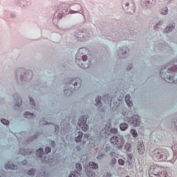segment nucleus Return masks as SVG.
I'll return each instance as SVG.
<instances>
[{"instance_id": "obj_27", "label": "nucleus", "mask_w": 177, "mask_h": 177, "mask_svg": "<svg viewBox=\"0 0 177 177\" xmlns=\"http://www.w3.org/2000/svg\"><path fill=\"white\" fill-rule=\"evenodd\" d=\"M118 164L120 165H124V164H125V161H124V160H122V159H119Z\"/></svg>"}, {"instance_id": "obj_3", "label": "nucleus", "mask_w": 177, "mask_h": 177, "mask_svg": "<svg viewBox=\"0 0 177 177\" xmlns=\"http://www.w3.org/2000/svg\"><path fill=\"white\" fill-rule=\"evenodd\" d=\"M124 120L130 122L133 127H139V125H140V118H139V115H134L131 119L126 118Z\"/></svg>"}, {"instance_id": "obj_42", "label": "nucleus", "mask_w": 177, "mask_h": 177, "mask_svg": "<svg viewBox=\"0 0 177 177\" xmlns=\"http://www.w3.org/2000/svg\"><path fill=\"white\" fill-rule=\"evenodd\" d=\"M105 133H107V131H106Z\"/></svg>"}, {"instance_id": "obj_5", "label": "nucleus", "mask_w": 177, "mask_h": 177, "mask_svg": "<svg viewBox=\"0 0 177 177\" xmlns=\"http://www.w3.org/2000/svg\"><path fill=\"white\" fill-rule=\"evenodd\" d=\"M111 143L112 145H117L118 149H122V146H124V139L118 140V137L113 136L111 138Z\"/></svg>"}, {"instance_id": "obj_25", "label": "nucleus", "mask_w": 177, "mask_h": 177, "mask_svg": "<svg viewBox=\"0 0 177 177\" xmlns=\"http://www.w3.org/2000/svg\"><path fill=\"white\" fill-rule=\"evenodd\" d=\"M1 122H2V124H4V125L9 124V120H8L6 119H2Z\"/></svg>"}, {"instance_id": "obj_40", "label": "nucleus", "mask_w": 177, "mask_h": 177, "mask_svg": "<svg viewBox=\"0 0 177 177\" xmlns=\"http://www.w3.org/2000/svg\"><path fill=\"white\" fill-rule=\"evenodd\" d=\"M123 115H127V112H124V113H123Z\"/></svg>"}, {"instance_id": "obj_9", "label": "nucleus", "mask_w": 177, "mask_h": 177, "mask_svg": "<svg viewBox=\"0 0 177 177\" xmlns=\"http://www.w3.org/2000/svg\"><path fill=\"white\" fill-rule=\"evenodd\" d=\"M147 2V6H148V8H150L151 6H154V5H156V0H145Z\"/></svg>"}, {"instance_id": "obj_2", "label": "nucleus", "mask_w": 177, "mask_h": 177, "mask_svg": "<svg viewBox=\"0 0 177 177\" xmlns=\"http://www.w3.org/2000/svg\"><path fill=\"white\" fill-rule=\"evenodd\" d=\"M168 151L161 149H155L153 151V158L155 161H167L168 160Z\"/></svg>"}, {"instance_id": "obj_7", "label": "nucleus", "mask_w": 177, "mask_h": 177, "mask_svg": "<svg viewBox=\"0 0 177 177\" xmlns=\"http://www.w3.org/2000/svg\"><path fill=\"white\" fill-rule=\"evenodd\" d=\"M125 101L129 107H132V106H133V103L131 101V96L129 95H126Z\"/></svg>"}, {"instance_id": "obj_41", "label": "nucleus", "mask_w": 177, "mask_h": 177, "mask_svg": "<svg viewBox=\"0 0 177 177\" xmlns=\"http://www.w3.org/2000/svg\"><path fill=\"white\" fill-rule=\"evenodd\" d=\"M51 145H55V142L53 141V142H51Z\"/></svg>"}, {"instance_id": "obj_21", "label": "nucleus", "mask_w": 177, "mask_h": 177, "mask_svg": "<svg viewBox=\"0 0 177 177\" xmlns=\"http://www.w3.org/2000/svg\"><path fill=\"white\" fill-rule=\"evenodd\" d=\"M131 144L127 143L124 146L125 150H127V151H129V149H131Z\"/></svg>"}, {"instance_id": "obj_1", "label": "nucleus", "mask_w": 177, "mask_h": 177, "mask_svg": "<svg viewBox=\"0 0 177 177\" xmlns=\"http://www.w3.org/2000/svg\"><path fill=\"white\" fill-rule=\"evenodd\" d=\"M149 172V176L151 177H153L151 175H154V176L156 177H168V174H167V171H164V168L157 165L151 166Z\"/></svg>"}, {"instance_id": "obj_28", "label": "nucleus", "mask_w": 177, "mask_h": 177, "mask_svg": "<svg viewBox=\"0 0 177 177\" xmlns=\"http://www.w3.org/2000/svg\"><path fill=\"white\" fill-rule=\"evenodd\" d=\"M102 177H111V173H109V172L104 173Z\"/></svg>"}, {"instance_id": "obj_26", "label": "nucleus", "mask_w": 177, "mask_h": 177, "mask_svg": "<svg viewBox=\"0 0 177 177\" xmlns=\"http://www.w3.org/2000/svg\"><path fill=\"white\" fill-rule=\"evenodd\" d=\"M115 164H117V160L114 158L111 160V165H115Z\"/></svg>"}, {"instance_id": "obj_37", "label": "nucleus", "mask_w": 177, "mask_h": 177, "mask_svg": "<svg viewBox=\"0 0 177 177\" xmlns=\"http://www.w3.org/2000/svg\"><path fill=\"white\" fill-rule=\"evenodd\" d=\"M84 138H85L86 139H89V135L85 134V135H84Z\"/></svg>"}, {"instance_id": "obj_30", "label": "nucleus", "mask_w": 177, "mask_h": 177, "mask_svg": "<svg viewBox=\"0 0 177 177\" xmlns=\"http://www.w3.org/2000/svg\"><path fill=\"white\" fill-rule=\"evenodd\" d=\"M45 151L47 153H50V151H51L50 147H46Z\"/></svg>"}, {"instance_id": "obj_24", "label": "nucleus", "mask_w": 177, "mask_h": 177, "mask_svg": "<svg viewBox=\"0 0 177 177\" xmlns=\"http://www.w3.org/2000/svg\"><path fill=\"white\" fill-rule=\"evenodd\" d=\"M78 171H73V173L71 174L69 177H77L78 176Z\"/></svg>"}, {"instance_id": "obj_4", "label": "nucleus", "mask_w": 177, "mask_h": 177, "mask_svg": "<svg viewBox=\"0 0 177 177\" xmlns=\"http://www.w3.org/2000/svg\"><path fill=\"white\" fill-rule=\"evenodd\" d=\"M78 124L80 128H82V131H88L89 127L88 126V124H86V117L85 116L80 117Z\"/></svg>"}, {"instance_id": "obj_43", "label": "nucleus", "mask_w": 177, "mask_h": 177, "mask_svg": "<svg viewBox=\"0 0 177 177\" xmlns=\"http://www.w3.org/2000/svg\"><path fill=\"white\" fill-rule=\"evenodd\" d=\"M24 162L27 163V161H24Z\"/></svg>"}, {"instance_id": "obj_16", "label": "nucleus", "mask_w": 177, "mask_h": 177, "mask_svg": "<svg viewBox=\"0 0 177 177\" xmlns=\"http://www.w3.org/2000/svg\"><path fill=\"white\" fill-rule=\"evenodd\" d=\"M128 128V124L127 123H122L120 124V129L121 131H125Z\"/></svg>"}, {"instance_id": "obj_32", "label": "nucleus", "mask_w": 177, "mask_h": 177, "mask_svg": "<svg viewBox=\"0 0 177 177\" xmlns=\"http://www.w3.org/2000/svg\"><path fill=\"white\" fill-rule=\"evenodd\" d=\"M86 59H88V57H86V55H84V56L82 57V60H83L84 62H86Z\"/></svg>"}, {"instance_id": "obj_23", "label": "nucleus", "mask_w": 177, "mask_h": 177, "mask_svg": "<svg viewBox=\"0 0 177 177\" xmlns=\"http://www.w3.org/2000/svg\"><path fill=\"white\" fill-rule=\"evenodd\" d=\"M76 169H77L78 171H82V166L81 165V164L77 163V164H76Z\"/></svg>"}, {"instance_id": "obj_38", "label": "nucleus", "mask_w": 177, "mask_h": 177, "mask_svg": "<svg viewBox=\"0 0 177 177\" xmlns=\"http://www.w3.org/2000/svg\"><path fill=\"white\" fill-rule=\"evenodd\" d=\"M102 156H103V155H102L101 156H98L97 157V158L98 160H100V158H102Z\"/></svg>"}, {"instance_id": "obj_12", "label": "nucleus", "mask_w": 177, "mask_h": 177, "mask_svg": "<svg viewBox=\"0 0 177 177\" xmlns=\"http://www.w3.org/2000/svg\"><path fill=\"white\" fill-rule=\"evenodd\" d=\"M174 28H175V27H174L173 25H171L165 29V32H166V33L171 32V31H172V30H174Z\"/></svg>"}, {"instance_id": "obj_39", "label": "nucleus", "mask_w": 177, "mask_h": 177, "mask_svg": "<svg viewBox=\"0 0 177 177\" xmlns=\"http://www.w3.org/2000/svg\"><path fill=\"white\" fill-rule=\"evenodd\" d=\"M128 157H129L130 160H131V158H132V156L131 155H128Z\"/></svg>"}, {"instance_id": "obj_36", "label": "nucleus", "mask_w": 177, "mask_h": 177, "mask_svg": "<svg viewBox=\"0 0 177 177\" xmlns=\"http://www.w3.org/2000/svg\"><path fill=\"white\" fill-rule=\"evenodd\" d=\"M158 26H159V24H157L156 26H154V30H156V31L158 30L157 28H158Z\"/></svg>"}, {"instance_id": "obj_6", "label": "nucleus", "mask_w": 177, "mask_h": 177, "mask_svg": "<svg viewBox=\"0 0 177 177\" xmlns=\"http://www.w3.org/2000/svg\"><path fill=\"white\" fill-rule=\"evenodd\" d=\"M138 150L140 154L145 153V145H143V142H138Z\"/></svg>"}, {"instance_id": "obj_22", "label": "nucleus", "mask_w": 177, "mask_h": 177, "mask_svg": "<svg viewBox=\"0 0 177 177\" xmlns=\"http://www.w3.org/2000/svg\"><path fill=\"white\" fill-rule=\"evenodd\" d=\"M35 174V169H31L28 171V175L32 176Z\"/></svg>"}, {"instance_id": "obj_34", "label": "nucleus", "mask_w": 177, "mask_h": 177, "mask_svg": "<svg viewBox=\"0 0 177 177\" xmlns=\"http://www.w3.org/2000/svg\"><path fill=\"white\" fill-rule=\"evenodd\" d=\"M29 99H30V103H32V104H33V106H35L34 100L32 98H31V97H29Z\"/></svg>"}, {"instance_id": "obj_18", "label": "nucleus", "mask_w": 177, "mask_h": 177, "mask_svg": "<svg viewBox=\"0 0 177 177\" xmlns=\"http://www.w3.org/2000/svg\"><path fill=\"white\" fill-rule=\"evenodd\" d=\"M131 133L133 135V138H138V132L136 131V130L131 129Z\"/></svg>"}, {"instance_id": "obj_35", "label": "nucleus", "mask_w": 177, "mask_h": 177, "mask_svg": "<svg viewBox=\"0 0 177 177\" xmlns=\"http://www.w3.org/2000/svg\"><path fill=\"white\" fill-rule=\"evenodd\" d=\"M111 156H112V157H115V152H111Z\"/></svg>"}, {"instance_id": "obj_44", "label": "nucleus", "mask_w": 177, "mask_h": 177, "mask_svg": "<svg viewBox=\"0 0 177 177\" xmlns=\"http://www.w3.org/2000/svg\"><path fill=\"white\" fill-rule=\"evenodd\" d=\"M175 84H177V82H175Z\"/></svg>"}, {"instance_id": "obj_14", "label": "nucleus", "mask_w": 177, "mask_h": 177, "mask_svg": "<svg viewBox=\"0 0 177 177\" xmlns=\"http://www.w3.org/2000/svg\"><path fill=\"white\" fill-rule=\"evenodd\" d=\"M86 175L88 177H95L96 174L93 171H89L88 169H86Z\"/></svg>"}, {"instance_id": "obj_15", "label": "nucleus", "mask_w": 177, "mask_h": 177, "mask_svg": "<svg viewBox=\"0 0 177 177\" xmlns=\"http://www.w3.org/2000/svg\"><path fill=\"white\" fill-rule=\"evenodd\" d=\"M102 97H97L95 99V102H96V106H102Z\"/></svg>"}, {"instance_id": "obj_13", "label": "nucleus", "mask_w": 177, "mask_h": 177, "mask_svg": "<svg viewBox=\"0 0 177 177\" xmlns=\"http://www.w3.org/2000/svg\"><path fill=\"white\" fill-rule=\"evenodd\" d=\"M37 157H42V156H44V149H39L37 151Z\"/></svg>"}, {"instance_id": "obj_31", "label": "nucleus", "mask_w": 177, "mask_h": 177, "mask_svg": "<svg viewBox=\"0 0 177 177\" xmlns=\"http://www.w3.org/2000/svg\"><path fill=\"white\" fill-rule=\"evenodd\" d=\"M110 128H111V123L109 124L108 127H105V131H110Z\"/></svg>"}, {"instance_id": "obj_29", "label": "nucleus", "mask_w": 177, "mask_h": 177, "mask_svg": "<svg viewBox=\"0 0 177 177\" xmlns=\"http://www.w3.org/2000/svg\"><path fill=\"white\" fill-rule=\"evenodd\" d=\"M111 133H118V130L117 129H111Z\"/></svg>"}, {"instance_id": "obj_17", "label": "nucleus", "mask_w": 177, "mask_h": 177, "mask_svg": "<svg viewBox=\"0 0 177 177\" xmlns=\"http://www.w3.org/2000/svg\"><path fill=\"white\" fill-rule=\"evenodd\" d=\"M34 114L33 113H28V112H26L25 113H24V117L26 118H32V117H34Z\"/></svg>"}, {"instance_id": "obj_8", "label": "nucleus", "mask_w": 177, "mask_h": 177, "mask_svg": "<svg viewBox=\"0 0 177 177\" xmlns=\"http://www.w3.org/2000/svg\"><path fill=\"white\" fill-rule=\"evenodd\" d=\"M6 169H17V167H16L12 163L8 162L7 165H6Z\"/></svg>"}, {"instance_id": "obj_20", "label": "nucleus", "mask_w": 177, "mask_h": 177, "mask_svg": "<svg viewBox=\"0 0 177 177\" xmlns=\"http://www.w3.org/2000/svg\"><path fill=\"white\" fill-rule=\"evenodd\" d=\"M73 82L75 86L78 85V82H81V80H80V78H76V79L73 80Z\"/></svg>"}, {"instance_id": "obj_33", "label": "nucleus", "mask_w": 177, "mask_h": 177, "mask_svg": "<svg viewBox=\"0 0 177 177\" xmlns=\"http://www.w3.org/2000/svg\"><path fill=\"white\" fill-rule=\"evenodd\" d=\"M81 67H82V68H88V66H85V63H83V64H82Z\"/></svg>"}, {"instance_id": "obj_11", "label": "nucleus", "mask_w": 177, "mask_h": 177, "mask_svg": "<svg viewBox=\"0 0 177 177\" xmlns=\"http://www.w3.org/2000/svg\"><path fill=\"white\" fill-rule=\"evenodd\" d=\"M83 135L84 134L82 133V132L79 131V136L75 138V142H77V143H80V142H81V139H82Z\"/></svg>"}, {"instance_id": "obj_19", "label": "nucleus", "mask_w": 177, "mask_h": 177, "mask_svg": "<svg viewBox=\"0 0 177 177\" xmlns=\"http://www.w3.org/2000/svg\"><path fill=\"white\" fill-rule=\"evenodd\" d=\"M168 14V8H165L161 11V15H167Z\"/></svg>"}, {"instance_id": "obj_10", "label": "nucleus", "mask_w": 177, "mask_h": 177, "mask_svg": "<svg viewBox=\"0 0 177 177\" xmlns=\"http://www.w3.org/2000/svg\"><path fill=\"white\" fill-rule=\"evenodd\" d=\"M88 167L92 169H97L99 168V166L95 162H90Z\"/></svg>"}]
</instances>
